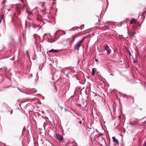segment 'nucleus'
Here are the masks:
<instances>
[{"instance_id": "f257e3e1", "label": "nucleus", "mask_w": 146, "mask_h": 146, "mask_svg": "<svg viewBox=\"0 0 146 146\" xmlns=\"http://www.w3.org/2000/svg\"><path fill=\"white\" fill-rule=\"evenodd\" d=\"M20 0L22 3V4H17V9L19 14H20L21 13V12L19 11L20 9L21 10V9H23L25 7V3L24 1L23 0Z\"/></svg>"}, {"instance_id": "f03ea898", "label": "nucleus", "mask_w": 146, "mask_h": 146, "mask_svg": "<svg viewBox=\"0 0 146 146\" xmlns=\"http://www.w3.org/2000/svg\"><path fill=\"white\" fill-rule=\"evenodd\" d=\"M83 39H82L81 40H79L77 43L76 44L74 48L75 49H77V50H78L79 48L81 46V44L83 42Z\"/></svg>"}, {"instance_id": "7ed1b4c3", "label": "nucleus", "mask_w": 146, "mask_h": 146, "mask_svg": "<svg viewBox=\"0 0 146 146\" xmlns=\"http://www.w3.org/2000/svg\"><path fill=\"white\" fill-rule=\"evenodd\" d=\"M104 47L105 50L107 51V53L110 54L111 52V50L110 47L108 45H106L104 46Z\"/></svg>"}, {"instance_id": "20e7f679", "label": "nucleus", "mask_w": 146, "mask_h": 146, "mask_svg": "<svg viewBox=\"0 0 146 146\" xmlns=\"http://www.w3.org/2000/svg\"><path fill=\"white\" fill-rule=\"evenodd\" d=\"M55 137L56 138L60 141H62V137L60 135L56 134V135Z\"/></svg>"}, {"instance_id": "39448f33", "label": "nucleus", "mask_w": 146, "mask_h": 146, "mask_svg": "<svg viewBox=\"0 0 146 146\" xmlns=\"http://www.w3.org/2000/svg\"><path fill=\"white\" fill-rule=\"evenodd\" d=\"M112 139L113 141L116 143L115 144V145H118L119 144V143L118 141L115 138V137H112Z\"/></svg>"}, {"instance_id": "423d86ee", "label": "nucleus", "mask_w": 146, "mask_h": 146, "mask_svg": "<svg viewBox=\"0 0 146 146\" xmlns=\"http://www.w3.org/2000/svg\"><path fill=\"white\" fill-rule=\"evenodd\" d=\"M67 70L68 72H69V73H74L73 69L72 68L68 69Z\"/></svg>"}, {"instance_id": "0eeeda50", "label": "nucleus", "mask_w": 146, "mask_h": 146, "mask_svg": "<svg viewBox=\"0 0 146 146\" xmlns=\"http://www.w3.org/2000/svg\"><path fill=\"white\" fill-rule=\"evenodd\" d=\"M96 68H93L92 69V74L93 76L95 74V72L96 71Z\"/></svg>"}, {"instance_id": "6e6552de", "label": "nucleus", "mask_w": 146, "mask_h": 146, "mask_svg": "<svg viewBox=\"0 0 146 146\" xmlns=\"http://www.w3.org/2000/svg\"><path fill=\"white\" fill-rule=\"evenodd\" d=\"M123 96L124 97H126L127 98H131L132 99L133 98V97H131V96H127L125 94H123Z\"/></svg>"}, {"instance_id": "1a4fd4ad", "label": "nucleus", "mask_w": 146, "mask_h": 146, "mask_svg": "<svg viewBox=\"0 0 146 146\" xmlns=\"http://www.w3.org/2000/svg\"><path fill=\"white\" fill-rule=\"evenodd\" d=\"M58 51L56 50L52 49L50 50V52H58Z\"/></svg>"}, {"instance_id": "9d476101", "label": "nucleus", "mask_w": 146, "mask_h": 146, "mask_svg": "<svg viewBox=\"0 0 146 146\" xmlns=\"http://www.w3.org/2000/svg\"><path fill=\"white\" fill-rule=\"evenodd\" d=\"M37 92V90H36L35 89H32L31 91H30V92L31 93H36Z\"/></svg>"}, {"instance_id": "9b49d317", "label": "nucleus", "mask_w": 146, "mask_h": 146, "mask_svg": "<svg viewBox=\"0 0 146 146\" xmlns=\"http://www.w3.org/2000/svg\"><path fill=\"white\" fill-rule=\"evenodd\" d=\"M128 34L130 36L132 37L135 34V33H133L131 32H130V33H129Z\"/></svg>"}, {"instance_id": "f8f14e48", "label": "nucleus", "mask_w": 146, "mask_h": 146, "mask_svg": "<svg viewBox=\"0 0 146 146\" xmlns=\"http://www.w3.org/2000/svg\"><path fill=\"white\" fill-rule=\"evenodd\" d=\"M68 40L69 41L70 43L74 41L73 38L72 39H68Z\"/></svg>"}, {"instance_id": "ddd939ff", "label": "nucleus", "mask_w": 146, "mask_h": 146, "mask_svg": "<svg viewBox=\"0 0 146 146\" xmlns=\"http://www.w3.org/2000/svg\"><path fill=\"white\" fill-rule=\"evenodd\" d=\"M135 19H132L131 20L130 23L131 24H132L135 21Z\"/></svg>"}, {"instance_id": "4468645a", "label": "nucleus", "mask_w": 146, "mask_h": 146, "mask_svg": "<svg viewBox=\"0 0 146 146\" xmlns=\"http://www.w3.org/2000/svg\"><path fill=\"white\" fill-rule=\"evenodd\" d=\"M4 17V15H1V19H0V23H1V20L3 19V18Z\"/></svg>"}, {"instance_id": "2eb2a0df", "label": "nucleus", "mask_w": 146, "mask_h": 146, "mask_svg": "<svg viewBox=\"0 0 146 146\" xmlns=\"http://www.w3.org/2000/svg\"><path fill=\"white\" fill-rule=\"evenodd\" d=\"M2 4L3 5V6H4V5L5 4V1L3 0V1H2Z\"/></svg>"}, {"instance_id": "dca6fc26", "label": "nucleus", "mask_w": 146, "mask_h": 146, "mask_svg": "<svg viewBox=\"0 0 146 146\" xmlns=\"http://www.w3.org/2000/svg\"><path fill=\"white\" fill-rule=\"evenodd\" d=\"M102 142L105 143V141L104 139L103 138H102Z\"/></svg>"}, {"instance_id": "f3484780", "label": "nucleus", "mask_w": 146, "mask_h": 146, "mask_svg": "<svg viewBox=\"0 0 146 146\" xmlns=\"http://www.w3.org/2000/svg\"><path fill=\"white\" fill-rule=\"evenodd\" d=\"M77 106L79 107H80V108H81V106L80 104H77Z\"/></svg>"}, {"instance_id": "a211bd4d", "label": "nucleus", "mask_w": 146, "mask_h": 146, "mask_svg": "<svg viewBox=\"0 0 146 146\" xmlns=\"http://www.w3.org/2000/svg\"><path fill=\"white\" fill-rule=\"evenodd\" d=\"M135 124V123H130V125L132 126H133Z\"/></svg>"}, {"instance_id": "6ab92c4d", "label": "nucleus", "mask_w": 146, "mask_h": 146, "mask_svg": "<svg viewBox=\"0 0 146 146\" xmlns=\"http://www.w3.org/2000/svg\"><path fill=\"white\" fill-rule=\"evenodd\" d=\"M84 25H82V26H81V28H80V29H81V30H82L83 28H84Z\"/></svg>"}, {"instance_id": "aec40b11", "label": "nucleus", "mask_w": 146, "mask_h": 146, "mask_svg": "<svg viewBox=\"0 0 146 146\" xmlns=\"http://www.w3.org/2000/svg\"><path fill=\"white\" fill-rule=\"evenodd\" d=\"M41 96V98L42 99V100H44V97L43 96Z\"/></svg>"}, {"instance_id": "412c9836", "label": "nucleus", "mask_w": 146, "mask_h": 146, "mask_svg": "<svg viewBox=\"0 0 146 146\" xmlns=\"http://www.w3.org/2000/svg\"><path fill=\"white\" fill-rule=\"evenodd\" d=\"M62 32H63V33L62 34V35H64L65 34V32L63 31Z\"/></svg>"}, {"instance_id": "4be33fe9", "label": "nucleus", "mask_w": 146, "mask_h": 146, "mask_svg": "<svg viewBox=\"0 0 146 146\" xmlns=\"http://www.w3.org/2000/svg\"><path fill=\"white\" fill-rule=\"evenodd\" d=\"M17 88L19 90L20 92H22V91L21 90V89L19 88Z\"/></svg>"}, {"instance_id": "5701e85b", "label": "nucleus", "mask_w": 146, "mask_h": 146, "mask_svg": "<svg viewBox=\"0 0 146 146\" xmlns=\"http://www.w3.org/2000/svg\"><path fill=\"white\" fill-rule=\"evenodd\" d=\"M144 145L145 146H146V142L145 143L144 145Z\"/></svg>"}, {"instance_id": "b1692460", "label": "nucleus", "mask_w": 146, "mask_h": 146, "mask_svg": "<svg viewBox=\"0 0 146 146\" xmlns=\"http://www.w3.org/2000/svg\"><path fill=\"white\" fill-rule=\"evenodd\" d=\"M79 123L80 124H81L82 123V121H80L79 122Z\"/></svg>"}, {"instance_id": "393cba45", "label": "nucleus", "mask_w": 146, "mask_h": 146, "mask_svg": "<svg viewBox=\"0 0 146 146\" xmlns=\"http://www.w3.org/2000/svg\"><path fill=\"white\" fill-rule=\"evenodd\" d=\"M96 131L97 132H98V130L97 129H96Z\"/></svg>"}, {"instance_id": "a878e982", "label": "nucleus", "mask_w": 146, "mask_h": 146, "mask_svg": "<svg viewBox=\"0 0 146 146\" xmlns=\"http://www.w3.org/2000/svg\"><path fill=\"white\" fill-rule=\"evenodd\" d=\"M45 9H44V10H42V11H43V12H44L45 11Z\"/></svg>"}, {"instance_id": "bb28decb", "label": "nucleus", "mask_w": 146, "mask_h": 146, "mask_svg": "<svg viewBox=\"0 0 146 146\" xmlns=\"http://www.w3.org/2000/svg\"><path fill=\"white\" fill-rule=\"evenodd\" d=\"M96 62H98V60L97 59H96Z\"/></svg>"}, {"instance_id": "cd10ccee", "label": "nucleus", "mask_w": 146, "mask_h": 146, "mask_svg": "<svg viewBox=\"0 0 146 146\" xmlns=\"http://www.w3.org/2000/svg\"><path fill=\"white\" fill-rule=\"evenodd\" d=\"M30 76L32 77V74H31L29 75Z\"/></svg>"}, {"instance_id": "c85d7f7f", "label": "nucleus", "mask_w": 146, "mask_h": 146, "mask_svg": "<svg viewBox=\"0 0 146 146\" xmlns=\"http://www.w3.org/2000/svg\"><path fill=\"white\" fill-rule=\"evenodd\" d=\"M54 89H55L56 90V86H54Z\"/></svg>"}, {"instance_id": "c756f323", "label": "nucleus", "mask_w": 146, "mask_h": 146, "mask_svg": "<svg viewBox=\"0 0 146 146\" xmlns=\"http://www.w3.org/2000/svg\"><path fill=\"white\" fill-rule=\"evenodd\" d=\"M94 94H95V96H96V93H95Z\"/></svg>"}, {"instance_id": "7c9ffc66", "label": "nucleus", "mask_w": 146, "mask_h": 146, "mask_svg": "<svg viewBox=\"0 0 146 146\" xmlns=\"http://www.w3.org/2000/svg\"><path fill=\"white\" fill-rule=\"evenodd\" d=\"M12 113V110L11 111V114Z\"/></svg>"}, {"instance_id": "2f4dec72", "label": "nucleus", "mask_w": 146, "mask_h": 146, "mask_svg": "<svg viewBox=\"0 0 146 146\" xmlns=\"http://www.w3.org/2000/svg\"><path fill=\"white\" fill-rule=\"evenodd\" d=\"M1 69H2V68H0V71H1Z\"/></svg>"}, {"instance_id": "473e14b6", "label": "nucleus", "mask_w": 146, "mask_h": 146, "mask_svg": "<svg viewBox=\"0 0 146 146\" xmlns=\"http://www.w3.org/2000/svg\"><path fill=\"white\" fill-rule=\"evenodd\" d=\"M4 69H5V70H6L7 68H4Z\"/></svg>"}, {"instance_id": "72a5a7b5", "label": "nucleus", "mask_w": 146, "mask_h": 146, "mask_svg": "<svg viewBox=\"0 0 146 146\" xmlns=\"http://www.w3.org/2000/svg\"><path fill=\"white\" fill-rule=\"evenodd\" d=\"M8 10L9 11V10H10V9H8Z\"/></svg>"}, {"instance_id": "f704fd0d", "label": "nucleus", "mask_w": 146, "mask_h": 146, "mask_svg": "<svg viewBox=\"0 0 146 146\" xmlns=\"http://www.w3.org/2000/svg\"><path fill=\"white\" fill-rule=\"evenodd\" d=\"M84 106H85V107H86V105H84Z\"/></svg>"}, {"instance_id": "c9c22d12", "label": "nucleus", "mask_w": 146, "mask_h": 146, "mask_svg": "<svg viewBox=\"0 0 146 146\" xmlns=\"http://www.w3.org/2000/svg\"><path fill=\"white\" fill-rule=\"evenodd\" d=\"M129 54H131V53H130V52H129Z\"/></svg>"}, {"instance_id": "e433bc0d", "label": "nucleus", "mask_w": 146, "mask_h": 146, "mask_svg": "<svg viewBox=\"0 0 146 146\" xmlns=\"http://www.w3.org/2000/svg\"><path fill=\"white\" fill-rule=\"evenodd\" d=\"M111 75H112V74H111Z\"/></svg>"}, {"instance_id": "4c0bfd02", "label": "nucleus", "mask_w": 146, "mask_h": 146, "mask_svg": "<svg viewBox=\"0 0 146 146\" xmlns=\"http://www.w3.org/2000/svg\"><path fill=\"white\" fill-rule=\"evenodd\" d=\"M111 75H112V74H111Z\"/></svg>"}, {"instance_id": "58836bf2", "label": "nucleus", "mask_w": 146, "mask_h": 146, "mask_svg": "<svg viewBox=\"0 0 146 146\" xmlns=\"http://www.w3.org/2000/svg\"><path fill=\"white\" fill-rule=\"evenodd\" d=\"M143 146H145L144 145H143Z\"/></svg>"}]
</instances>
